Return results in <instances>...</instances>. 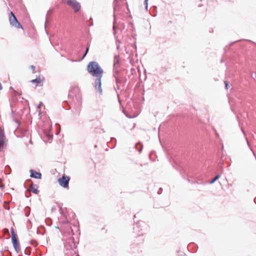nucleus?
<instances>
[{"mask_svg": "<svg viewBox=\"0 0 256 256\" xmlns=\"http://www.w3.org/2000/svg\"><path fill=\"white\" fill-rule=\"evenodd\" d=\"M67 4L74 9L75 12L79 11L81 7L80 3L76 0H68Z\"/></svg>", "mask_w": 256, "mask_h": 256, "instance_id": "obj_4", "label": "nucleus"}, {"mask_svg": "<svg viewBox=\"0 0 256 256\" xmlns=\"http://www.w3.org/2000/svg\"><path fill=\"white\" fill-rule=\"evenodd\" d=\"M220 177L218 174L216 175V177L210 182V184H213L214 182H216Z\"/></svg>", "mask_w": 256, "mask_h": 256, "instance_id": "obj_12", "label": "nucleus"}, {"mask_svg": "<svg viewBox=\"0 0 256 256\" xmlns=\"http://www.w3.org/2000/svg\"><path fill=\"white\" fill-rule=\"evenodd\" d=\"M76 256H78V255L77 254V255H76Z\"/></svg>", "mask_w": 256, "mask_h": 256, "instance_id": "obj_22", "label": "nucleus"}, {"mask_svg": "<svg viewBox=\"0 0 256 256\" xmlns=\"http://www.w3.org/2000/svg\"><path fill=\"white\" fill-rule=\"evenodd\" d=\"M30 190L35 194H38V192L37 188H36L35 186H33L32 184L30 186Z\"/></svg>", "mask_w": 256, "mask_h": 256, "instance_id": "obj_10", "label": "nucleus"}, {"mask_svg": "<svg viewBox=\"0 0 256 256\" xmlns=\"http://www.w3.org/2000/svg\"><path fill=\"white\" fill-rule=\"evenodd\" d=\"M11 233H12V239L17 238V236L14 232V230L13 228L11 229Z\"/></svg>", "mask_w": 256, "mask_h": 256, "instance_id": "obj_11", "label": "nucleus"}, {"mask_svg": "<svg viewBox=\"0 0 256 256\" xmlns=\"http://www.w3.org/2000/svg\"><path fill=\"white\" fill-rule=\"evenodd\" d=\"M44 80V77L43 76H40L36 77L35 79L32 80L30 82L32 84H36V86H42Z\"/></svg>", "mask_w": 256, "mask_h": 256, "instance_id": "obj_5", "label": "nucleus"}, {"mask_svg": "<svg viewBox=\"0 0 256 256\" xmlns=\"http://www.w3.org/2000/svg\"><path fill=\"white\" fill-rule=\"evenodd\" d=\"M120 62V59L118 56H116L114 57V66L115 68H118Z\"/></svg>", "mask_w": 256, "mask_h": 256, "instance_id": "obj_9", "label": "nucleus"}, {"mask_svg": "<svg viewBox=\"0 0 256 256\" xmlns=\"http://www.w3.org/2000/svg\"><path fill=\"white\" fill-rule=\"evenodd\" d=\"M30 176L36 178H40L42 176V174L40 172H37L34 170H30Z\"/></svg>", "mask_w": 256, "mask_h": 256, "instance_id": "obj_8", "label": "nucleus"}, {"mask_svg": "<svg viewBox=\"0 0 256 256\" xmlns=\"http://www.w3.org/2000/svg\"><path fill=\"white\" fill-rule=\"evenodd\" d=\"M224 84H225L226 88L228 90V83L226 82H224Z\"/></svg>", "mask_w": 256, "mask_h": 256, "instance_id": "obj_16", "label": "nucleus"}, {"mask_svg": "<svg viewBox=\"0 0 256 256\" xmlns=\"http://www.w3.org/2000/svg\"><path fill=\"white\" fill-rule=\"evenodd\" d=\"M30 68L32 69V72L33 73H35L36 72V71H35V66H30Z\"/></svg>", "mask_w": 256, "mask_h": 256, "instance_id": "obj_14", "label": "nucleus"}, {"mask_svg": "<svg viewBox=\"0 0 256 256\" xmlns=\"http://www.w3.org/2000/svg\"><path fill=\"white\" fill-rule=\"evenodd\" d=\"M116 82L117 83L118 82V78H116Z\"/></svg>", "mask_w": 256, "mask_h": 256, "instance_id": "obj_20", "label": "nucleus"}, {"mask_svg": "<svg viewBox=\"0 0 256 256\" xmlns=\"http://www.w3.org/2000/svg\"><path fill=\"white\" fill-rule=\"evenodd\" d=\"M148 0H145V1H144V2L146 4V8H148Z\"/></svg>", "mask_w": 256, "mask_h": 256, "instance_id": "obj_17", "label": "nucleus"}, {"mask_svg": "<svg viewBox=\"0 0 256 256\" xmlns=\"http://www.w3.org/2000/svg\"><path fill=\"white\" fill-rule=\"evenodd\" d=\"M88 72L93 76L96 78L95 80V88H98L100 93H102L101 78L103 74V70L96 62H90L87 66Z\"/></svg>", "mask_w": 256, "mask_h": 256, "instance_id": "obj_1", "label": "nucleus"}, {"mask_svg": "<svg viewBox=\"0 0 256 256\" xmlns=\"http://www.w3.org/2000/svg\"><path fill=\"white\" fill-rule=\"evenodd\" d=\"M4 130L0 128V150H1L4 146Z\"/></svg>", "mask_w": 256, "mask_h": 256, "instance_id": "obj_6", "label": "nucleus"}, {"mask_svg": "<svg viewBox=\"0 0 256 256\" xmlns=\"http://www.w3.org/2000/svg\"><path fill=\"white\" fill-rule=\"evenodd\" d=\"M70 177L64 175L62 177L60 178L58 180L59 184L64 188H69V182Z\"/></svg>", "mask_w": 256, "mask_h": 256, "instance_id": "obj_3", "label": "nucleus"}, {"mask_svg": "<svg viewBox=\"0 0 256 256\" xmlns=\"http://www.w3.org/2000/svg\"><path fill=\"white\" fill-rule=\"evenodd\" d=\"M12 243L14 247L16 252H18L20 250V244L18 241V238L12 239Z\"/></svg>", "mask_w": 256, "mask_h": 256, "instance_id": "obj_7", "label": "nucleus"}, {"mask_svg": "<svg viewBox=\"0 0 256 256\" xmlns=\"http://www.w3.org/2000/svg\"><path fill=\"white\" fill-rule=\"evenodd\" d=\"M88 47H87L86 48V52H85L84 54V56L82 57V58L86 56V54L88 53Z\"/></svg>", "mask_w": 256, "mask_h": 256, "instance_id": "obj_15", "label": "nucleus"}, {"mask_svg": "<svg viewBox=\"0 0 256 256\" xmlns=\"http://www.w3.org/2000/svg\"><path fill=\"white\" fill-rule=\"evenodd\" d=\"M112 28H113V31H114V34H116L117 32V31L116 30V26H115V24H113V27H112Z\"/></svg>", "mask_w": 256, "mask_h": 256, "instance_id": "obj_13", "label": "nucleus"}, {"mask_svg": "<svg viewBox=\"0 0 256 256\" xmlns=\"http://www.w3.org/2000/svg\"><path fill=\"white\" fill-rule=\"evenodd\" d=\"M142 150V148L139 150V152H140Z\"/></svg>", "mask_w": 256, "mask_h": 256, "instance_id": "obj_21", "label": "nucleus"}, {"mask_svg": "<svg viewBox=\"0 0 256 256\" xmlns=\"http://www.w3.org/2000/svg\"><path fill=\"white\" fill-rule=\"evenodd\" d=\"M8 20L10 24L12 26H14L17 28H22L23 29V28L21 24L18 21L17 18L13 13V12H10V16L8 18Z\"/></svg>", "mask_w": 256, "mask_h": 256, "instance_id": "obj_2", "label": "nucleus"}, {"mask_svg": "<svg viewBox=\"0 0 256 256\" xmlns=\"http://www.w3.org/2000/svg\"><path fill=\"white\" fill-rule=\"evenodd\" d=\"M116 47H117V49H119L120 46L118 45H117Z\"/></svg>", "mask_w": 256, "mask_h": 256, "instance_id": "obj_19", "label": "nucleus"}, {"mask_svg": "<svg viewBox=\"0 0 256 256\" xmlns=\"http://www.w3.org/2000/svg\"><path fill=\"white\" fill-rule=\"evenodd\" d=\"M2 84L0 82V90H2Z\"/></svg>", "mask_w": 256, "mask_h": 256, "instance_id": "obj_18", "label": "nucleus"}]
</instances>
